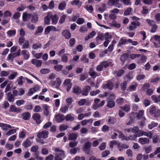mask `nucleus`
I'll list each match as a JSON object with an SVG mask.
<instances>
[{
    "label": "nucleus",
    "instance_id": "obj_5",
    "mask_svg": "<svg viewBox=\"0 0 160 160\" xmlns=\"http://www.w3.org/2000/svg\"><path fill=\"white\" fill-rule=\"evenodd\" d=\"M108 4L109 6H114L118 8L122 6L121 4L119 3V0H109Z\"/></svg>",
    "mask_w": 160,
    "mask_h": 160
},
{
    "label": "nucleus",
    "instance_id": "obj_16",
    "mask_svg": "<svg viewBox=\"0 0 160 160\" xmlns=\"http://www.w3.org/2000/svg\"><path fill=\"white\" fill-rule=\"evenodd\" d=\"M138 142L142 145L148 144L149 142V139L146 138H140L138 139Z\"/></svg>",
    "mask_w": 160,
    "mask_h": 160
},
{
    "label": "nucleus",
    "instance_id": "obj_30",
    "mask_svg": "<svg viewBox=\"0 0 160 160\" xmlns=\"http://www.w3.org/2000/svg\"><path fill=\"white\" fill-rule=\"evenodd\" d=\"M77 138V135L76 133H71L68 135V139L70 140H75Z\"/></svg>",
    "mask_w": 160,
    "mask_h": 160
},
{
    "label": "nucleus",
    "instance_id": "obj_38",
    "mask_svg": "<svg viewBox=\"0 0 160 160\" xmlns=\"http://www.w3.org/2000/svg\"><path fill=\"white\" fill-rule=\"evenodd\" d=\"M18 74L17 72H14L13 73L8 75V79L10 80H13L18 76Z\"/></svg>",
    "mask_w": 160,
    "mask_h": 160
},
{
    "label": "nucleus",
    "instance_id": "obj_23",
    "mask_svg": "<svg viewBox=\"0 0 160 160\" xmlns=\"http://www.w3.org/2000/svg\"><path fill=\"white\" fill-rule=\"evenodd\" d=\"M127 39L123 38H121L118 42V47H121L122 46V45L126 44L127 42Z\"/></svg>",
    "mask_w": 160,
    "mask_h": 160
},
{
    "label": "nucleus",
    "instance_id": "obj_64",
    "mask_svg": "<svg viewBox=\"0 0 160 160\" xmlns=\"http://www.w3.org/2000/svg\"><path fill=\"white\" fill-rule=\"evenodd\" d=\"M4 17L6 18L7 17H10L12 14L11 12L9 10H7L4 12L3 13Z\"/></svg>",
    "mask_w": 160,
    "mask_h": 160
},
{
    "label": "nucleus",
    "instance_id": "obj_61",
    "mask_svg": "<svg viewBox=\"0 0 160 160\" xmlns=\"http://www.w3.org/2000/svg\"><path fill=\"white\" fill-rule=\"evenodd\" d=\"M29 47V42L28 40H26L22 45V48H28Z\"/></svg>",
    "mask_w": 160,
    "mask_h": 160
},
{
    "label": "nucleus",
    "instance_id": "obj_35",
    "mask_svg": "<svg viewBox=\"0 0 160 160\" xmlns=\"http://www.w3.org/2000/svg\"><path fill=\"white\" fill-rule=\"evenodd\" d=\"M115 105V103L114 101L111 100H108L107 104V106L109 108H112Z\"/></svg>",
    "mask_w": 160,
    "mask_h": 160
},
{
    "label": "nucleus",
    "instance_id": "obj_59",
    "mask_svg": "<svg viewBox=\"0 0 160 160\" xmlns=\"http://www.w3.org/2000/svg\"><path fill=\"white\" fill-rule=\"evenodd\" d=\"M109 127L106 125H104L102 128V130L104 132H107L109 131Z\"/></svg>",
    "mask_w": 160,
    "mask_h": 160
},
{
    "label": "nucleus",
    "instance_id": "obj_10",
    "mask_svg": "<svg viewBox=\"0 0 160 160\" xmlns=\"http://www.w3.org/2000/svg\"><path fill=\"white\" fill-rule=\"evenodd\" d=\"M144 135L150 138H151L152 136V133L150 131H148L147 132L144 131H142L141 133L138 134V136L140 137Z\"/></svg>",
    "mask_w": 160,
    "mask_h": 160
},
{
    "label": "nucleus",
    "instance_id": "obj_26",
    "mask_svg": "<svg viewBox=\"0 0 160 160\" xmlns=\"http://www.w3.org/2000/svg\"><path fill=\"white\" fill-rule=\"evenodd\" d=\"M23 15L22 19L23 21H26L29 20L32 16L31 14L25 13H24Z\"/></svg>",
    "mask_w": 160,
    "mask_h": 160
},
{
    "label": "nucleus",
    "instance_id": "obj_3",
    "mask_svg": "<svg viewBox=\"0 0 160 160\" xmlns=\"http://www.w3.org/2000/svg\"><path fill=\"white\" fill-rule=\"evenodd\" d=\"M109 63L107 61H103L100 62L96 67V70L98 72H101L103 70V68H106L109 66Z\"/></svg>",
    "mask_w": 160,
    "mask_h": 160
},
{
    "label": "nucleus",
    "instance_id": "obj_52",
    "mask_svg": "<svg viewBox=\"0 0 160 160\" xmlns=\"http://www.w3.org/2000/svg\"><path fill=\"white\" fill-rule=\"evenodd\" d=\"M8 82H9V83L7 84L6 87V88L5 89V90L4 92L5 93L7 92L8 91H9L12 88V82L11 81H9Z\"/></svg>",
    "mask_w": 160,
    "mask_h": 160
},
{
    "label": "nucleus",
    "instance_id": "obj_54",
    "mask_svg": "<svg viewBox=\"0 0 160 160\" xmlns=\"http://www.w3.org/2000/svg\"><path fill=\"white\" fill-rule=\"evenodd\" d=\"M16 56L14 53H10L8 54V56L7 59L8 61L11 60L12 61L13 59L16 57Z\"/></svg>",
    "mask_w": 160,
    "mask_h": 160
},
{
    "label": "nucleus",
    "instance_id": "obj_7",
    "mask_svg": "<svg viewBox=\"0 0 160 160\" xmlns=\"http://www.w3.org/2000/svg\"><path fill=\"white\" fill-rule=\"evenodd\" d=\"M153 38L155 40L156 42L153 43L154 46L156 48L160 47V36L158 35H154L153 36Z\"/></svg>",
    "mask_w": 160,
    "mask_h": 160
},
{
    "label": "nucleus",
    "instance_id": "obj_42",
    "mask_svg": "<svg viewBox=\"0 0 160 160\" xmlns=\"http://www.w3.org/2000/svg\"><path fill=\"white\" fill-rule=\"evenodd\" d=\"M152 138V142L153 143H155L160 142L159 137L157 135H154Z\"/></svg>",
    "mask_w": 160,
    "mask_h": 160
},
{
    "label": "nucleus",
    "instance_id": "obj_60",
    "mask_svg": "<svg viewBox=\"0 0 160 160\" xmlns=\"http://www.w3.org/2000/svg\"><path fill=\"white\" fill-rule=\"evenodd\" d=\"M25 101L23 100H17L15 103L18 106L23 105L24 104Z\"/></svg>",
    "mask_w": 160,
    "mask_h": 160
},
{
    "label": "nucleus",
    "instance_id": "obj_15",
    "mask_svg": "<svg viewBox=\"0 0 160 160\" xmlns=\"http://www.w3.org/2000/svg\"><path fill=\"white\" fill-rule=\"evenodd\" d=\"M32 118L38 124H39L41 122L40 120L41 116L38 113H35L32 116Z\"/></svg>",
    "mask_w": 160,
    "mask_h": 160
},
{
    "label": "nucleus",
    "instance_id": "obj_41",
    "mask_svg": "<svg viewBox=\"0 0 160 160\" xmlns=\"http://www.w3.org/2000/svg\"><path fill=\"white\" fill-rule=\"evenodd\" d=\"M69 55L68 53H66L62 56L61 57V61L65 63H67L68 61V55Z\"/></svg>",
    "mask_w": 160,
    "mask_h": 160
},
{
    "label": "nucleus",
    "instance_id": "obj_4",
    "mask_svg": "<svg viewBox=\"0 0 160 160\" xmlns=\"http://www.w3.org/2000/svg\"><path fill=\"white\" fill-rule=\"evenodd\" d=\"M100 101V100L98 98H96L94 101V104L93 105L92 108L93 109L96 110L99 107H102L105 103V101L102 100L100 103H98Z\"/></svg>",
    "mask_w": 160,
    "mask_h": 160
},
{
    "label": "nucleus",
    "instance_id": "obj_17",
    "mask_svg": "<svg viewBox=\"0 0 160 160\" xmlns=\"http://www.w3.org/2000/svg\"><path fill=\"white\" fill-rule=\"evenodd\" d=\"M32 63L37 67H40L42 64V62L41 60H38L36 59H32L31 60Z\"/></svg>",
    "mask_w": 160,
    "mask_h": 160
},
{
    "label": "nucleus",
    "instance_id": "obj_49",
    "mask_svg": "<svg viewBox=\"0 0 160 160\" xmlns=\"http://www.w3.org/2000/svg\"><path fill=\"white\" fill-rule=\"evenodd\" d=\"M68 127V125L64 124H61L59 126V129L60 131H62L66 130Z\"/></svg>",
    "mask_w": 160,
    "mask_h": 160
},
{
    "label": "nucleus",
    "instance_id": "obj_34",
    "mask_svg": "<svg viewBox=\"0 0 160 160\" xmlns=\"http://www.w3.org/2000/svg\"><path fill=\"white\" fill-rule=\"evenodd\" d=\"M49 107L47 105H44L43 106V108L44 110V115L47 116L49 113Z\"/></svg>",
    "mask_w": 160,
    "mask_h": 160
},
{
    "label": "nucleus",
    "instance_id": "obj_31",
    "mask_svg": "<svg viewBox=\"0 0 160 160\" xmlns=\"http://www.w3.org/2000/svg\"><path fill=\"white\" fill-rule=\"evenodd\" d=\"M151 98L152 100L155 103L160 102V95L158 96L155 95H153Z\"/></svg>",
    "mask_w": 160,
    "mask_h": 160
},
{
    "label": "nucleus",
    "instance_id": "obj_36",
    "mask_svg": "<svg viewBox=\"0 0 160 160\" xmlns=\"http://www.w3.org/2000/svg\"><path fill=\"white\" fill-rule=\"evenodd\" d=\"M71 4L72 5H76L79 7L81 6L82 3L79 0H74L71 2Z\"/></svg>",
    "mask_w": 160,
    "mask_h": 160
},
{
    "label": "nucleus",
    "instance_id": "obj_21",
    "mask_svg": "<svg viewBox=\"0 0 160 160\" xmlns=\"http://www.w3.org/2000/svg\"><path fill=\"white\" fill-rule=\"evenodd\" d=\"M62 35L66 39H69L71 37V34L68 30H64L62 32Z\"/></svg>",
    "mask_w": 160,
    "mask_h": 160
},
{
    "label": "nucleus",
    "instance_id": "obj_39",
    "mask_svg": "<svg viewBox=\"0 0 160 160\" xmlns=\"http://www.w3.org/2000/svg\"><path fill=\"white\" fill-rule=\"evenodd\" d=\"M80 60L83 63H87L89 62V59L87 58V55H83L80 58Z\"/></svg>",
    "mask_w": 160,
    "mask_h": 160
},
{
    "label": "nucleus",
    "instance_id": "obj_63",
    "mask_svg": "<svg viewBox=\"0 0 160 160\" xmlns=\"http://www.w3.org/2000/svg\"><path fill=\"white\" fill-rule=\"evenodd\" d=\"M116 102L117 104L121 105L124 102V99L122 98H119L117 99Z\"/></svg>",
    "mask_w": 160,
    "mask_h": 160
},
{
    "label": "nucleus",
    "instance_id": "obj_37",
    "mask_svg": "<svg viewBox=\"0 0 160 160\" xmlns=\"http://www.w3.org/2000/svg\"><path fill=\"white\" fill-rule=\"evenodd\" d=\"M120 108L124 110L126 112H128L130 110V105L128 104H126L123 106H120Z\"/></svg>",
    "mask_w": 160,
    "mask_h": 160
},
{
    "label": "nucleus",
    "instance_id": "obj_47",
    "mask_svg": "<svg viewBox=\"0 0 160 160\" xmlns=\"http://www.w3.org/2000/svg\"><path fill=\"white\" fill-rule=\"evenodd\" d=\"M68 110V107L65 105L62 106L60 109V111L61 112L65 113Z\"/></svg>",
    "mask_w": 160,
    "mask_h": 160
},
{
    "label": "nucleus",
    "instance_id": "obj_14",
    "mask_svg": "<svg viewBox=\"0 0 160 160\" xmlns=\"http://www.w3.org/2000/svg\"><path fill=\"white\" fill-rule=\"evenodd\" d=\"M9 111L10 112L20 113L21 112L22 109L19 108H17L14 105H12L10 106Z\"/></svg>",
    "mask_w": 160,
    "mask_h": 160
},
{
    "label": "nucleus",
    "instance_id": "obj_1",
    "mask_svg": "<svg viewBox=\"0 0 160 160\" xmlns=\"http://www.w3.org/2000/svg\"><path fill=\"white\" fill-rule=\"evenodd\" d=\"M54 150L56 153L54 158L55 160H62L65 157V152L63 150L59 148H56L54 149Z\"/></svg>",
    "mask_w": 160,
    "mask_h": 160
},
{
    "label": "nucleus",
    "instance_id": "obj_13",
    "mask_svg": "<svg viewBox=\"0 0 160 160\" xmlns=\"http://www.w3.org/2000/svg\"><path fill=\"white\" fill-rule=\"evenodd\" d=\"M65 119V117L63 115H61L58 114L55 116V119L56 121L58 122H61Z\"/></svg>",
    "mask_w": 160,
    "mask_h": 160
},
{
    "label": "nucleus",
    "instance_id": "obj_40",
    "mask_svg": "<svg viewBox=\"0 0 160 160\" xmlns=\"http://www.w3.org/2000/svg\"><path fill=\"white\" fill-rule=\"evenodd\" d=\"M23 79H25V78L22 76H20L18 78L17 82L18 85H22L23 84Z\"/></svg>",
    "mask_w": 160,
    "mask_h": 160
},
{
    "label": "nucleus",
    "instance_id": "obj_51",
    "mask_svg": "<svg viewBox=\"0 0 160 160\" xmlns=\"http://www.w3.org/2000/svg\"><path fill=\"white\" fill-rule=\"evenodd\" d=\"M66 5V3L64 2H63L59 5L58 8L60 10H62L65 8Z\"/></svg>",
    "mask_w": 160,
    "mask_h": 160
},
{
    "label": "nucleus",
    "instance_id": "obj_19",
    "mask_svg": "<svg viewBox=\"0 0 160 160\" xmlns=\"http://www.w3.org/2000/svg\"><path fill=\"white\" fill-rule=\"evenodd\" d=\"M51 18L52 19V23L53 24H56L58 19V16L56 14L53 15L52 13Z\"/></svg>",
    "mask_w": 160,
    "mask_h": 160
},
{
    "label": "nucleus",
    "instance_id": "obj_45",
    "mask_svg": "<svg viewBox=\"0 0 160 160\" xmlns=\"http://www.w3.org/2000/svg\"><path fill=\"white\" fill-rule=\"evenodd\" d=\"M128 57V55L126 53H124L121 55L120 60L122 61L123 64H124L125 61L127 59Z\"/></svg>",
    "mask_w": 160,
    "mask_h": 160
},
{
    "label": "nucleus",
    "instance_id": "obj_53",
    "mask_svg": "<svg viewBox=\"0 0 160 160\" xmlns=\"http://www.w3.org/2000/svg\"><path fill=\"white\" fill-rule=\"evenodd\" d=\"M158 109L156 108V106H153L150 109L149 112L151 115H152L154 114L156 111Z\"/></svg>",
    "mask_w": 160,
    "mask_h": 160
},
{
    "label": "nucleus",
    "instance_id": "obj_6",
    "mask_svg": "<svg viewBox=\"0 0 160 160\" xmlns=\"http://www.w3.org/2000/svg\"><path fill=\"white\" fill-rule=\"evenodd\" d=\"M62 82L59 78H57L55 81H52L50 82V84L55 88H58L61 84Z\"/></svg>",
    "mask_w": 160,
    "mask_h": 160
},
{
    "label": "nucleus",
    "instance_id": "obj_29",
    "mask_svg": "<svg viewBox=\"0 0 160 160\" xmlns=\"http://www.w3.org/2000/svg\"><path fill=\"white\" fill-rule=\"evenodd\" d=\"M42 47V44L39 42L33 44L32 46V49L34 50H37L38 48H41Z\"/></svg>",
    "mask_w": 160,
    "mask_h": 160
},
{
    "label": "nucleus",
    "instance_id": "obj_44",
    "mask_svg": "<svg viewBox=\"0 0 160 160\" xmlns=\"http://www.w3.org/2000/svg\"><path fill=\"white\" fill-rule=\"evenodd\" d=\"M96 34V33L94 31H93L89 35L85 38L86 40H88L90 38H93L94 36Z\"/></svg>",
    "mask_w": 160,
    "mask_h": 160
},
{
    "label": "nucleus",
    "instance_id": "obj_8",
    "mask_svg": "<svg viewBox=\"0 0 160 160\" xmlns=\"http://www.w3.org/2000/svg\"><path fill=\"white\" fill-rule=\"evenodd\" d=\"M48 131L43 130L39 132L37 135V137L39 139L42 138H46L48 137Z\"/></svg>",
    "mask_w": 160,
    "mask_h": 160
},
{
    "label": "nucleus",
    "instance_id": "obj_22",
    "mask_svg": "<svg viewBox=\"0 0 160 160\" xmlns=\"http://www.w3.org/2000/svg\"><path fill=\"white\" fill-rule=\"evenodd\" d=\"M7 99L9 102H12L14 101V97L11 92H9L7 94Z\"/></svg>",
    "mask_w": 160,
    "mask_h": 160
},
{
    "label": "nucleus",
    "instance_id": "obj_48",
    "mask_svg": "<svg viewBox=\"0 0 160 160\" xmlns=\"http://www.w3.org/2000/svg\"><path fill=\"white\" fill-rule=\"evenodd\" d=\"M158 123L157 122H151V124H149L148 125V128L149 129H151L153 128L158 126Z\"/></svg>",
    "mask_w": 160,
    "mask_h": 160
},
{
    "label": "nucleus",
    "instance_id": "obj_12",
    "mask_svg": "<svg viewBox=\"0 0 160 160\" xmlns=\"http://www.w3.org/2000/svg\"><path fill=\"white\" fill-rule=\"evenodd\" d=\"M91 88L89 86H85L82 90V94L83 96H87L88 95L89 91L91 90Z\"/></svg>",
    "mask_w": 160,
    "mask_h": 160
},
{
    "label": "nucleus",
    "instance_id": "obj_62",
    "mask_svg": "<svg viewBox=\"0 0 160 160\" xmlns=\"http://www.w3.org/2000/svg\"><path fill=\"white\" fill-rule=\"evenodd\" d=\"M104 39V37L102 33H99L98 34V36L96 38L97 41L101 40H103Z\"/></svg>",
    "mask_w": 160,
    "mask_h": 160
},
{
    "label": "nucleus",
    "instance_id": "obj_33",
    "mask_svg": "<svg viewBox=\"0 0 160 160\" xmlns=\"http://www.w3.org/2000/svg\"><path fill=\"white\" fill-rule=\"evenodd\" d=\"M138 134H134L133 135H131L127 137L126 139L127 140H134L137 137H139L138 136Z\"/></svg>",
    "mask_w": 160,
    "mask_h": 160
},
{
    "label": "nucleus",
    "instance_id": "obj_9",
    "mask_svg": "<svg viewBox=\"0 0 160 160\" xmlns=\"http://www.w3.org/2000/svg\"><path fill=\"white\" fill-rule=\"evenodd\" d=\"M51 17V12H48L47 13V15L45 17L44 22L45 24H49L50 22V18Z\"/></svg>",
    "mask_w": 160,
    "mask_h": 160
},
{
    "label": "nucleus",
    "instance_id": "obj_55",
    "mask_svg": "<svg viewBox=\"0 0 160 160\" xmlns=\"http://www.w3.org/2000/svg\"><path fill=\"white\" fill-rule=\"evenodd\" d=\"M140 56V54L133 53L130 55V58L132 59H134L139 58Z\"/></svg>",
    "mask_w": 160,
    "mask_h": 160
},
{
    "label": "nucleus",
    "instance_id": "obj_50",
    "mask_svg": "<svg viewBox=\"0 0 160 160\" xmlns=\"http://www.w3.org/2000/svg\"><path fill=\"white\" fill-rule=\"evenodd\" d=\"M114 73H116L118 77H121L124 73V71L123 70H119L117 71H114Z\"/></svg>",
    "mask_w": 160,
    "mask_h": 160
},
{
    "label": "nucleus",
    "instance_id": "obj_46",
    "mask_svg": "<svg viewBox=\"0 0 160 160\" xmlns=\"http://www.w3.org/2000/svg\"><path fill=\"white\" fill-rule=\"evenodd\" d=\"M16 33L15 30H9L7 32V34L9 37L14 36Z\"/></svg>",
    "mask_w": 160,
    "mask_h": 160
},
{
    "label": "nucleus",
    "instance_id": "obj_18",
    "mask_svg": "<svg viewBox=\"0 0 160 160\" xmlns=\"http://www.w3.org/2000/svg\"><path fill=\"white\" fill-rule=\"evenodd\" d=\"M21 116L23 119L25 120H29L30 117V114L28 112H24L21 115Z\"/></svg>",
    "mask_w": 160,
    "mask_h": 160
},
{
    "label": "nucleus",
    "instance_id": "obj_56",
    "mask_svg": "<svg viewBox=\"0 0 160 160\" xmlns=\"http://www.w3.org/2000/svg\"><path fill=\"white\" fill-rule=\"evenodd\" d=\"M38 147L37 145H35L32 146L31 149V151L32 152H35L36 153H38Z\"/></svg>",
    "mask_w": 160,
    "mask_h": 160
},
{
    "label": "nucleus",
    "instance_id": "obj_11",
    "mask_svg": "<svg viewBox=\"0 0 160 160\" xmlns=\"http://www.w3.org/2000/svg\"><path fill=\"white\" fill-rule=\"evenodd\" d=\"M113 86V83L109 81H108L106 83L102 85V87L104 89H106L108 88L110 90L112 89Z\"/></svg>",
    "mask_w": 160,
    "mask_h": 160
},
{
    "label": "nucleus",
    "instance_id": "obj_57",
    "mask_svg": "<svg viewBox=\"0 0 160 160\" xmlns=\"http://www.w3.org/2000/svg\"><path fill=\"white\" fill-rule=\"evenodd\" d=\"M127 83L126 81H124L121 84V87L122 90L125 91L127 88Z\"/></svg>",
    "mask_w": 160,
    "mask_h": 160
},
{
    "label": "nucleus",
    "instance_id": "obj_58",
    "mask_svg": "<svg viewBox=\"0 0 160 160\" xmlns=\"http://www.w3.org/2000/svg\"><path fill=\"white\" fill-rule=\"evenodd\" d=\"M62 68L63 66L60 64L56 65L54 67V69L58 72L60 71Z\"/></svg>",
    "mask_w": 160,
    "mask_h": 160
},
{
    "label": "nucleus",
    "instance_id": "obj_2",
    "mask_svg": "<svg viewBox=\"0 0 160 160\" xmlns=\"http://www.w3.org/2000/svg\"><path fill=\"white\" fill-rule=\"evenodd\" d=\"M92 143L90 142H86L82 148L83 151L88 154H92L93 150L90 149Z\"/></svg>",
    "mask_w": 160,
    "mask_h": 160
},
{
    "label": "nucleus",
    "instance_id": "obj_28",
    "mask_svg": "<svg viewBox=\"0 0 160 160\" xmlns=\"http://www.w3.org/2000/svg\"><path fill=\"white\" fill-rule=\"evenodd\" d=\"M66 120L67 121H69L70 122L73 121L74 120V118L72 115L69 114H67L65 118Z\"/></svg>",
    "mask_w": 160,
    "mask_h": 160
},
{
    "label": "nucleus",
    "instance_id": "obj_20",
    "mask_svg": "<svg viewBox=\"0 0 160 160\" xmlns=\"http://www.w3.org/2000/svg\"><path fill=\"white\" fill-rule=\"evenodd\" d=\"M88 73L89 75L94 78L98 76L97 73L92 68H89Z\"/></svg>",
    "mask_w": 160,
    "mask_h": 160
},
{
    "label": "nucleus",
    "instance_id": "obj_43",
    "mask_svg": "<svg viewBox=\"0 0 160 160\" xmlns=\"http://www.w3.org/2000/svg\"><path fill=\"white\" fill-rule=\"evenodd\" d=\"M27 132L24 130H23L19 134L18 137L20 138H23L26 137Z\"/></svg>",
    "mask_w": 160,
    "mask_h": 160
},
{
    "label": "nucleus",
    "instance_id": "obj_24",
    "mask_svg": "<svg viewBox=\"0 0 160 160\" xmlns=\"http://www.w3.org/2000/svg\"><path fill=\"white\" fill-rule=\"evenodd\" d=\"M21 54L23 56L25 59H28L30 57L29 52L26 50H23L21 52Z\"/></svg>",
    "mask_w": 160,
    "mask_h": 160
},
{
    "label": "nucleus",
    "instance_id": "obj_27",
    "mask_svg": "<svg viewBox=\"0 0 160 160\" xmlns=\"http://www.w3.org/2000/svg\"><path fill=\"white\" fill-rule=\"evenodd\" d=\"M72 92L76 94L79 95L81 92V89L78 86H75L73 89Z\"/></svg>",
    "mask_w": 160,
    "mask_h": 160
},
{
    "label": "nucleus",
    "instance_id": "obj_32",
    "mask_svg": "<svg viewBox=\"0 0 160 160\" xmlns=\"http://www.w3.org/2000/svg\"><path fill=\"white\" fill-rule=\"evenodd\" d=\"M0 127L4 130L12 128L11 126L10 125L3 123H0Z\"/></svg>",
    "mask_w": 160,
    "mask_h": 160
},
{
    "label": "nucleus",
    "instance_id": "obj_25",
    "mask_svg": "<svg viewBox=\"0 0 160 160\" xmlns=\"http://www.w3.org/2000/svg\"><path fill=\"white\" fill-rule=\"evenodd\" d=\"M32 143L28 139H27L22 143V145L25 148H27L31 145Z\"/></svg>",
    "mask_w": 160,
    "mask_h": 160
}]
</instances>
